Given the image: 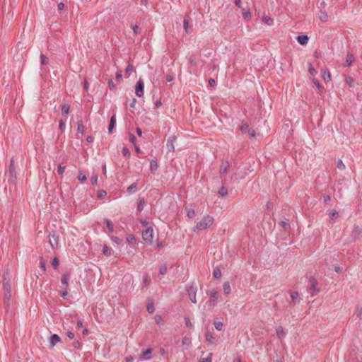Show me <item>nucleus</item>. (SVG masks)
<instances>
[{
  "mask_svg": "<svg viewBox=\"0 0 362 362\" xmlns=\"http://www.w3.org/2000/svg\"><path fill=\"white\" fill-rule=\"evenodd\" d=\"M3 290H4V303L7 306L10 304V300L11 298V286L9 279L6 277V274L4 275L3 280Z\"/></svg>",
  "mask_w": 362,
  "mask_h": 362,
  "instance_id": "1",
  "label": "nucleus"
},
{
  "mask_svg": "<svg viewBox=\"0 0 362 362\" xmlns=\"http://www.w3.org/2000/svg\"><path fill=\"white\" fill-rule=\"evenodd\" d=\"M213 222L214 218L212 216L209 215L205 216L197 223L195 228H194V231L204 230L212 225Z\"/></svg>",
  "mask_w": 362,
  "mask_h": 362,
  "instance_id": "2",
  "label": "nucleus"
},
{
  "mask_svg": "<svg viewBox=\"0 0 362 362\" xmlns=\"http://www.w3.org/2000/svg\"><path fill=\"white\" fill-rule=\"evenodd\" d=\"M143 240L148 244H151L153 239V230L149 227L142 232Z\"/></svg>",
  "mask_w": 362,
  "mask_h": 362,
  "instance_id": "3",
  "label": "nucleus"
},
{
  "mask_svg": "<svg viewBox=\"0 0 362 362\" xmlns=\"http://www.w3.org/2000/svg\"><path fill=\"white\" fill-rule=\"evenodd\" d=\"M187 292L189 296V298L191 300L192 303H196L197 299H196V294H197V286L194 285H188L186 287Z\"/></svg>",
  "mask_w": 362,
  "mask_h": 362,
  "instance_id": "4",
  "label": "nucleus"
},
{
  "mask_svg": "<svg viewBox=\"0 0 362 362\" xmlns=\"http://www.w3.org/2000/svg\"><path fill=\"white\" fill-rule=\"evenodd\" d=\"M144 93V83L142 80L139 79L135 86V94L137 97L141 98Z\"/></svg>",
  "mask_w": 362,
  "mask_h": 362,
  "instance_id": "5",
  "label": "nucleus"
},
{
  "mask_svg": "<svg viewBox=\"0 0 362 362\" xmlns=\"http://www.w3.org/2000/svg\"><path fill=\"white\" fill-rule=\"evenodd\" d=\"M310 289L311 290V295L314 296L320 292V289L317 288V281L314 277L310 279Z\"/></svg>",
  "mask_w": 362,
  "mask_h": 362,
  "instance_id": "6",
  "label": "nucleus"
},
{
  "mask_svg": "<svg viewBox=\"0 0 362 362\" xmlns=\"http://www.w3.org/2000/svg\"><path fill=\"white\" fill-rule=\"evenodd\" d=\"M176 136L173 135L169 137L166 143V148L168 152H173L175 150L174 143L176 141Z\"/></svg>",
  "mask_w": 362,
  "mask_h": 362,
  "instance_id": "7",
  "label": "nucleus"
},
{
  "mask_svg": "<svg viewBox=\"0 0 362 362\" xmlns=\"http://www.w3.org/2000/svg\"><path fill=\"white\" fill-rule=\"evenodd\" d=\"M210 297L211 300L209 301V306L214 308L216 306L218 300V293L217 291L214 289L210 291Z\"/></svg>",
  "mask_w": 362,
  "mask_h": 362,
  "instance_id": "8",
  "label": "nucleus"
},
{
  "mask_svg": "<svg viewBox=\"0 0 362 362\" xmlns=\"http://www.w3.org/2000/svg\"><path fill=\"white\" fill-rule=\"evenodd\" d=\"M8 173H9L10 175L12 177V178L9 179V182H13L15 180V177H16V173H15V170H14V167H13V159H11V160Z\"/></svg>",
  "mask_w": 362,
  "mask_h": 362,
  "instance_id": "9",
  "label": "nucleus"
},
{
  "mask_svg": "<svg viewBox=\"0 0 362 362\" xmlns=\"http://www.w3.org/2000/svg\"><path fill=\"white\" fill-rule=\"evenodd\" d=\"M59 341L60 337L57 334H53L52 335H51L49 338V344L52 346H55Z\"/></svg>",
  "mask_w": 362,
  "mask_h": 362,
  "instance_id": "10",
  "label": "nucleus"
},
{
  "mask_svg": "<svg viewBox=\"0 0 362 362\" xmlns=\"http://www.w3.org/2000/svg\"><path fill=\"white\" fill-rule=\"evenodd\" d=\"M116 124V116L115 115H112L110 118V124L108 127L109 134H112L113 129L115 128Z\"/></svg>",
  "mask_w": 362,
  "mask_h": 362,
  "instance_id": "11",
  "label": "nucleus"
},
{
  "mask_svg": "<svg viewBox=\"0 0 362 362\" xmlns=\"http://www.w3.org/2000/svg\"><path fill=\"white\" fill-rule=\"evenodd\" d=\"M151 354H152V349H146V351H143L142 352V358L144 359V360H150L152 356H151Z\"/></svg>",
  "mask_w": 362,
  "mask_h": 362,
  "instance_id": "12",
  "label": "nucleus"
},
{
  "mask_svg": "<svg viewBox=\"0 0 362 362\" xmlns=\"http://www.w3.org/2000/svg\"><path fill=\"white\" fill-rule=\"evenodd\" d=\"M229 166H230V164L228 161L223 162L220 168V174L221 175L226 174L228 170Z\"/></svg>",
  "mask_w": 362,
  "mask_h": 362,
  "instance_id": "13",
  "label": "nucleus"
},
{
  "mask_svg": "<svg viewBox=\"0 0 362 362\" xmlns=\"http://www.w3.org/2000/svg\"><path fill=\"white\" fill-rule=\"evenodd\" d=\"M297 41L300 45H306L308 42V37L307 35H301L297 37Z\"/></svg>",
  "mask_w": 362,
  "mask_h": 362,
  "instance_id": "14",
  "label": "nucleus"
},
{
  "mask_svg": "<svg viewBox=\"0 0 362 362\" xmlns=\"http://www.w3.org/2000/svg\"><path fill=\"white\" fill-rule=\"evenodd\" d=\"M206 341L209 344H214L216 341L213 334L209 331L206 332Z\"/></svg>",
  "mask_w": 362,
  "mask_h": 362,
  "instance_id": "15",
  "label": "nucleus"
},
{
  "mask_svg": "<svg viewBox=\"0 0 362 362\" xmlns=\"http://www.w3.org/2000/svg\"><path fill=\"white\" fill-rule=\"evenodd\" d=\"M223 290L225 295H229L230 293L231 288L228 281H226L223 283Z\"/></svg>",
  "mask_w": 362,
  "mask_h": 362,
  "instance_id": "16",
  "label": "nucleus"
},
{
  "mask_svg": "<svg viewBox=\"0 0 362 362\" xmlns=\"http://www.w3.org/2000/svg\"><path fill=\"white\" fill-rule=\"evenodd\" d=\"M291 298L294 303H297L300 302V298L297 291H293L291 293Z\"/></svg>",
  "mask_w": 362,
  "mask_h": 362,
  "instance_id": "17",
  "label": "nucleus"
},
{
  "mask_svg": "<svg viewBox=\"0 0 362 362\" xmlns=\"http://www.w3.org/2000/svg\"><path fill=\"white\" fill-rule=\"evenodd\" d=\"M355 60L354 57L351 54H347L346 57V66H350L353 62Z\"/></svg>",
  "mask_w": 362,
  "mask_h": 362,
  "instance_id": "18",
  "label": "nucleus"
},
{
  "mask_svg": "<svg viewBox=\"0 0 362 362\" xmlns=\"http://www.w3.org/2000/svg\"><path fill=\"white\" fill-rule=\"evenodd\" d=\"M158 169V163L156 160H151L150 163V170L154 173Z\"/></svg>",
  "mask_w": 362,
  "mask_h": 362,
  "instance_id": "19",
  "label": "nucleus"
},
{
  "mask_svg": "<svg viewBox=\"0 0 362 362\" xmlns=\"http://www.w3.org/2000/svg\"><path fill=\"white\" fill-rule=\"evenodd\" d=\"M105 223L106 226H107V229L109 230V231L110 233H112L114 231V226H113L112 221L109 219H105Z\"/></svg>",
  "mask_w": 362,
  "mask_h": 362,
  "instance_id": "20",
  "label": "nucleus"
},
{
  "mask_svg": "<svg viewBox=\"0 0 362 362\" xmlns=\"http://www.w3.org/2000/svg\"><path fill=\"white\" fill-rule=\"evenodd\" d=\"M189 16H185L184 18V20H183V27H184V29L185 30L186 33H188L189 30Z\"/></svg>",
  "mask_w": 362,
  "mask_h": 362,
  "instance_id": "21",
  "label": "nucleus"
},
{
  "mask_svg": "<svg viewBox=\"0 0 362 362\" xmlns=\"http://www.w3.org/2000/svg\"><path fill=\"white\" fill-rule=\"evenodd\" d=\"M262 20L268 25H272L274 23L273 19L267 16H264Z\"/></svg>",
  "mask_w": 362,
  "mask_h": 362,
  "instance_id": "22",
  "label": "nucleus"
},
{
  "mask_svg": "<svg viewBox=\"0 0 362 362\" xmlns=\"http://www.w3.org/2000/svg\"><path fill=\"white\" fill-rule=\"evenodd\" d=\"M276 335L279 338H283L286 336V333L282 327H279L276 329Z\"/></svg>",
  "mask_w": 362,
  "mask_h": 362,
  "instance_id": "23",
  "label": "nucleus"
},
{
  "mask_svg": "<svg viewBox=\"0 0 362 362\" xmlns=\"http://www.w3.org/2000/svg\"><path fill=\"white\" fill-rule=\"evenodd\" d=\"M213 276L215 279H220L221 276V272L219 268L216 267L213 271Z\"/></svg>",
  "mask_w": 362,
  "mask_h": 362,
  "instance_id": "24",
  "label": "nucleus"
},
{
  "mask_svg": "<svg viewBox=\"0 0 362 362\" xmlns=\"http://www.w3.org/2000/svg\"><path fill=\"white\" fill-rule=\"evenodd\" d=\"M218 194L221 196V197H225L228 194V189L226 187H222L220 188V189L218 190Z\"/></svg>",
  "mask_w": 362,
  "mask_h": 362,
  "instance_id": "25",
  "label": "nucleus"
},
{
  "mask_svg": "<svg viewBox=\"0 0 362 362\" xmlns=\"http://www.w3.org/2000/svg\"><path fill=\"white\" fill-rule=\"evenodd\" d=\"M111 240L117 245H120L122 243V239L117 236H112Z\"/></svg>",
  "mask_w": 362,
  "mask_h": 362,
  "instance_id": "26",
  "label": "nucleus"
},
{
  "mask_svg": "<svg viewBox=\"0 0 362 362\" xmlns=\"http://www.w3.org/2000/svg\"><path fill=\"white\" fill-rule=\"evenodd\" d=\"M78 179L80 180L81 182L83 183L87 178L85 174H83L81 171H79Z\"/></svg>",
  "mask_w": 362,
  "mask_h": 362,
  "instance_id": "27",
  "label": "nucleus"
},
{
  "mask_svg": "<svg viewBox=\"0 0 362 362\" xmlns=\"http://www.w3.org/2000/svg\"><path fill=\"white\" fill-rule=\"evenodd\" d=\"M243 16L245 19L249 18L251 16V13L249 9H243L242 11Z\"/></svg>",
  "mask_w": 362,
  "mask_h": 362,
  "instance_id": "28",
  "label": "nucleus"
},
{
  "mask_svg": "<svg viewBox=\"0 0 362 362\" xmlns=\"http://www.w3.org/2000/svg\"><path fill=\"white\" fill-rule=\"evenodd\" d=\"M167 273V267L165 265H162L159 267V274L161 276L165 275Z\"/></svg>",
  "mask_w": 362,
  "mask_h": 362,
  "instance_id": "29",
  "label": "nucleus"
},
{
  "mask_svg": "<svg viewBox=\"0 0 362 362\" xmlns=\"http://www.w3.org/2000/svg\"><path fill=\"white\" fill-rule=\"evenodd\" d=\"M77 132H78V133H81V134H83L84 132V125L83 124L81 121L78 122Z\"/></svg>",
  "mask_w": 362,
  "mask_h": 362,
  "instance_id": "30",
  "label": "nucleus"
},
{
  "mask_svg": "<svg viewBox=\"0 0 362 362\" xmlns=\"http://www.w3.org/2000/svg\"><path fill=\"white\" fill-rule=\"evenodd\" d=\"M214 327L217 330L221 331L223 329V324L222 322L217 321L214 322Z\"/></svg>",
  "mask_w": 362,
  "mask_h": 362,
  "instance_id": "31",
  "label": "nucleus"
},
{
  "mask_svg": "<svg viewBox=\"0 0 362 362\" xmlns=\"http://www.w3.org/2000/svg\"><path fill=\"white\" fill-rule=\"evenodd\" d=\"M69 112V106L66 104H64L62 107V112L63 115H68Z\"/></svg>",
  "mask_w": 362,
  "mask_h": 362,
  "instance_id": "32",
  "label": "nucleus"
},
{
  "mask_svg": "<svg viewBox=\"0 0 362 362\" xmlns=\"http://www.w3.org/2000/svg\"><path fill=\"white\" fill-rule=\"evenodd\" d=\"M134 71V67L132 65H128L126 68L125 72L129 76Z\"/></svg>",
  "mask_w": 362,
  "mask_h": 362,
  "instance_id": "33",
  "label": "nucleus"
},
{
  "mask_svg": "<svg viewBox=\"0 0 362 362\" xmlns=\"http://www.w3.org/2000/svg\"><path fill=\"white\" fill-rule=\"evenodd\" d=\"M320 19L322 21H327L328 19V16L325 12L321 11L320 14Z\"/></svg>",
  "mask_w": 362,
  "mask_h": 362,
  "instance_id": "34",
  "label": "nucleus"
},
{
  "mask_svg": "<svg viewBox=\"0 0 362 362\" xmlns=\"http://www.w3.org/2000/svg\"><path fill=\"white\" fill-rule=\"evenodd\" d=\"M69 276L66 274H64L62 277V284L64 286L68 285Z\"/></svg>",
  "mask_w": 362,
  "mask_h": 362,
  "instance_id": "35",
  "label": "nucleus"
},
{
  "mask_svg": "<svg viewBox=\"0 0 362 362\" xmlns=\"http://www.w3.org/2000/svg\"><path fill=\"white\" fill-rule=\"evenodd\" d=\"M144 199H140L139 202V204H138V206H137V211H141L144 209Z\"/></svg>",
  "mask_w": 362,
  "mask_h": 362,
  "instance_id": "36",
  "label": "nucleus"
},
{
  "mask_svg": "<svg viewBox=\"0 0 362 362\" xmlns=\"http://www.w3.org/2000/svg\"><path fill=\"white\" fill-rule=\"evenodd\" d=\"M212 353H209L207 358H202L199 362H211L212 360Z\"/></svg>",
  "mask_w": 362,
  "mask_h": 362,
  "instance_id": "37",
  "label": "nucleus"
},
{
  "mask_svg": "<svg viewBox=\"0 0 362 362\" xmlns=\"http://www.w3.org/2000/svg\"><path fill=\"white\" fill-rule=\"evenodd\" d=\"M195 215V211L194 209H191L187 210V216L189 218H192Z\"/></svg>",
  "mask_w": 362,
  "mask_h": 362,
  "instance_id": "38",
  "label": "nucleus"
},
{
  "mask_svg": "<svg viewBox=\"0 0 362 362\" xmlns=\"http://www.w3.org/2000/svg\"><path fill=\"white\" fill-rule=\"evenodd\" d=\"M103 253L106 256L110 255V249L107 246H104L103 248Z\"/></svg>",
  "mask_w": 362,
  "mask_h": 362,
  "instance_id": "39",
  "label": "nucleus"
},
{
  "mask_svg": "<svg viewBox=\"0 0 362 362\" xmlns=\"http://www.w3.org/2000/svg\"><path fill=\"white\" fill-rule=\"evenodd\" d=\"M154 305H153V303H148L147 305V311L149 313H153L154 312Z\"/></svg>",
  "mask_w": 362,
  "mask_h": 362,
  "instance_id": "40",
  "label": "nucleus"
},
{
  "mask_svg": "<svg viewBox=\"0 0 362 362\" xmlns=\"http://www.w3.org/2000/svg\"><path fill=\"white\" fill-rule=\"evenodd\" d=\"M90 182L92 185H96L98 182V175L96 174H93L90 177Z\"/></svg>",
  "mask_w": 362,
  "mask_h": 362,
  "instance_id": "41",
  "label": "nucleus"
},
{
  "mask_svg": "<svg viewBox=\"0 0 362 362\" xmlns=\"http://www.w3.org/2000/svg\"><path fill=\"white\" fill-rule=\"evenodd\" d=\"M249 129V127L247 124L245 123H243L240 127V130L242 132H245L247 130H248Z\"/></svg>",
  "mask_w": 362,
  "mask_h": 362,
  "instance_id": "42",
  "label": "nucleus"
},
{
  "mask_svg": "<svg viewBox=\"0 0 362 362\" xmlns=\"http://www.w3.org/2000/svg\"><path fill=\"white\" fill-rule=\"evenodd\" d=\"M66 167L62 165H59L57 168V173L59 175H62L64 172Z\"/></svg>",
  "mask_w": 362,
  "mask_h": 362,
  "instance_id": "43",
  "label": "nucleus"
},
{
  "mask_svg": "<svg viewBox=\"0 0 362 362\" xmlns=\"http://www.w3.org/2000/svg\"><path fill=\"white\" fill-rule=\"evenodd\" d=\"M338 215V212L335 210H332L330 212H329V218L331 219H334V218H336L337 216Z\"/></svg>",
  "mask_w": 362,
  "mask_h": 362,
  "instance_id": "44",
  "label": "nucleus"
},
{
  "mask_svg": "<svg viewBox=\"0 0 362 362\" xmlns=\"http://www.w3.org/2000/svg\"><path fill=\"white\" fill-rule=\"evenodd\" d=\"M182 344L189 346L191 343L189 338L184 337L182 340Z\"/></svg>",
  "mask_w": 362,
  "mask_h": 362,
  "instance_id": "45",
  "label": "nucleus"
},
{
  "mask_svg": "<svg viewBox=\"0 0 362 362\" xmlns=\"http://www.w3.org/2000/svg\"><path fill=\"white\" fill-rule=\"evenodd\" d=\"M40 62H41L42 64H48V59L44 54L40 55Z\"/></svg>",
  "mask_w": 362,
  "mask_h": 362,
  "instance_id": "46",
  "label": "nucleus"
},
{
  "mask_svg": "<svg viewBox=\"0 0 362 362\" xmlns=\"http://www.w3.org/2000/svg\"><path fill=\"white\" fill-rule=\"evenodd\" d=\"M337 167L339 168V169H344L345 168V165L344 164V163L342 162L341 160H339L337 163Z\"/></svg>",
  "mask_w": 362,
  "mask_h": 362,
  "instance_id": "47",
  "label": "nucleus"
},
{
  "mask_svg": "<svg viewBox=\"0 0 362 362\" xmlns=\"http://www.w3.org/2000/svg\"><path fill=\"white\" fill-rule=\"evenodd\" d=\"M59 129L62 132H64L65 130V128H66V123H65V122H64L63 120H60L59 121Z\"/></svg>",
  "mask_w": 362,
  "mask_h": 362,
  "instance_id": "48",
  "label": "nucleus"
},
{
  "mask_svg": "<svg viewBox=\"0 0 362 362\" xmlns=\"http://www.w3.org/2000/svg\"><path fill=\"white\" fill-rule=\"evenodd\" d=\"M136 187V183L132 184L129 187L127 188V192L131 194L133 192L134 189Z\"/></svg>",
  "mask_w": 362,
  "mask_h": 362,
  "instance_id": "49",
  "label": "nucleus"
},
{
  "mask_svg": "<svg viewBox=\"0 0 362 362\" xmlns=\"http://www.w3.org/2000/svg\"><path fill=\"white\" fill-rule=\"evenodd\" d=\"M155 321L158 325L163 324V320H162V317L160 315H156L155 316Z\"/></svg>",
  "mask_w": 362,
  "mask_h": 362,
  "instance_id": "50",
  "label": "nucleus"
},
{
  "mask_svg": "<svg viewBox=\"0 0 362 362\" xmlns=\"http://www.w3.org/2000/svg\"><path fill=\"white\" fill-rule=\"evenodd\" d=\"M122 153L124 156H129L130 155L129 151L127 148L124 147L122 150Z\"/></svg>",
  "mask_w": 362,
  "mask_h": 362,
  "instance_id": "51",
  "label": "nucleus"
},
{
  "mask_svg": "<svg viewBox=\"0 0 362 362\" xmlns=\"http://www.w3.org/2000/svg\"><path fill=\"white\" fill-rule=\"evenodd\" d=\"M323 78L325 80H329L330 79V74L329 71H323Z\"/></svg>",
  "mask_w": 362,
  "mask_h": 362,
  "instance_id": "52",
  "label": "nucleus"
},
{
  "mask_svg": "<svg viewBox=\"0 0 362 362\" xmlns=\"http://www.w3.org/2000/svg\"><path fill=\"white\" fill-rule=\"evenodd\" d=\"M309 72L311 75H315L316 74L315 69L313 67L310 63L309 64Z\"/></svg>",
  "mask_w": 362,
  "mask_h": 362,
  "instance_id": "53",
  "label": "nucleus"
},
{
  "mask_svg": "<svg viewBox=\"0 0 362 362\" xmlns=\"http://www.w3.org/2000/svg\"><path fill=\"white\" fill-rule=\"evenodd\" d=\"M51 263H52V265L54 268H56V267H57L58 264H59V262H58V259H57L56 257H54V258H53V259H52Z\"/></svg>",
  "mask_w": 362,
  "mask_h": 362,
  "instance_id": "54",
  "label": "nucleus"
},
{
  "mask_svg": "<svg viewBox=\"0 0 362 362\" xmlns=\"http://www.w3.org/2000/svg\"><path fill=\"white\" fill-rule=\"evenodd\" d=\"M248 134L250 137L253 138L255 136V131L253 129H248Z\"/></svg>",
  "mask_w": 362,
  "mask_h": 362,
  "instance_id": "55",
  "label": "nucleus"
},
{
  "mask_svg": "<svg viewBox=\"0 0 362 362\" xmlns=\"http://www.w3.org/2000/svg\"><path fill=\"white\" fill-rule=\"evenodd\" d=\"M129 141L133 144H135V141H136V137L134 134H130L129 135Z\"/></svg>",
  "mask_w": 362,
  "mask_h": 362,
  "instance_id": "56",
  "label": "nucleus"
},
{
  "mask_svg": "<svg viewBox=\"0 0 362 362\" xmlns=\"http://www.w3.org/2000/svg\"><path fill=\"white\" fill-rule=\"evenodd\" d=\"M108 86H109L110 89H114L115 88V84H114V82H113L112 79H110L108 81Z\"/></svg>",
  "mask_w": 362,
  "mask_h": 362,
  "instance_id": "57",
  "label": "nucleus"
},
{
  "mask_svg": "<svg viewBox=\"0 0 362 362\" xmlns=\"http://www.w3.org/2000/svg\"><path fill=\"white\" fill-rule=\"evenodd\" d=\"M185 325L189 327H192L193 325L190 322V320L187 317L185 318Z\"/></svg>",
  "mask_w": 362,
  "mask_h": 362,
  "instance_id": "58",
  "label": "nucleus"
},
{
  "mask_svg": "<svg viewBox=\"0 0 362 362\" xmlns=\"http://www.w3.org/2000/svg\"><path fill=\"white\" fill-rule=\"evenodd\" d=\"M279 223L284 228H286V227L288 226V223H286V221H281Z\"/></svg>",
  "mask_w": 362,
  "mask_h": 362,
  "instance_id": "59",
  "label": "nucleus"
},
{
  "mask_svg": "<svg viewBox=\"0 0 362 362\" xmlns=\"http://www.w3.org/2000/svg\"><path fill=\"white\" fill-rule=\"evenodd\" d=\"M122 71H117V73H116V78L117 80L119 81L121 78H122Z\"/></svg>",
  "mask_w": 362,
  "mask_h": 362,
  "instance_id": "60",
  "label": "nucleus"
},
{
  "mask_svg": "<svg viewBox=\"0 0 362 362\" xmlns=\"http://www.w3.org/2000/svg\"><path fill=\"white\" fill-rule=\"evenodd\" d=\"M127 241L130 242V243H133L135 241V238L134 235H129L128 237H127Z\"/></svg>",
  "mask_w": 362,
  "mask_h": 362,
  "instance_id": "61",
  "label": "nucleus"
},
{
  "mask_svg": "<svg viewBox=\"0 0 362 362\" xmlns=\"http://www.w3.org/2000/svg\"><path fill=\"white\" fill-rule=\"evenodd\" d=\"M323 198H324V201H325V203H327V202H329V201H330V199H331L330 196H329V195H328V194H325V195L323 196Z\"/></svg>",
  "mask_w": 362,
  "mask_h": 362,
  "instance_id": "62",
  "label": "nucleus"
},
{
  "mask_svg": "<svg viewBox=\"0 0 362 362\" xmlns=\"http://www.w3.org/2000/svg\"><path fill=\"white\" fill-rule=\"evenodd\" d=\"M66 335L70 339H74V334L70 331H69L67 333H66Z\"/></svg>",
  "mask_w": 362,
  "mask_h": 362,
  "instance_id": "63",
  "label": "nucleus"
},
{
  "mask_svg": "<svg viewBox=\"0 0 362 362\" xmlns=\"http://www.w3.org/2000/svg\"><path fill=\"white\" fill-rule=\"evenodd\" d=\"M357 316L362 320V309H359L357 311Z\"/></svg>",
  "mask_w": 362,
  "mask_h": 362,
  "instance_id": "64",
  "label": "nucleus"
}]
</instances>
